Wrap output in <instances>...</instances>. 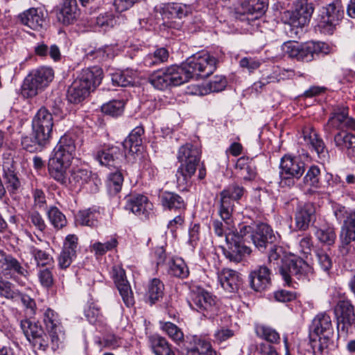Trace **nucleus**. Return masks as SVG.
Instances as JSON below:
<instances>
[{
  "instance_id": "obj_23",
  "label": "nucleus",
  "mask_w": 355,
  "mask_h": 355,
  "mask_svg": "<svg viewBox=\"0 0 355 355\" xmlns=\"http://www.w3.org/2000/svg\"><path fill=\"white\" fill-rule=\"evenodd\" d=\"M218 280L221 287L229 294H235L241 284L242 279L235 270L224 268L218 272Z\"/></svg>"
},
{
  "instance_id": "obj_7",
  "label": "nucleus",
  "mask_w": 355,
  "mask_h": 355,
  "mask_svg": "<svg viewBox=\"0 0 355 355\" xmlns=\"http://www.w3.org/2000/svg\"><path fill=\"white\" fill-rule=\"evenodd\" d=\"M311 271L310 266L302 258L291 256L287 258L279 272L288 286L294 287L295 280L305 279Z\"/></svg>"
},
{
  "instance_id": "obj_53",
  "label": "nucleus",
  "mask_w": 355,
  "mask_h": 355,
  "mask_svg": "<svg viewBox=\"0 0 355 355\" xmlns=\"http://www.w3.org/2000/svg\"><path fill=\"white\" fill-rule=\"evenodd\" d=\"M125 102L123 100H112L101 106V110L103 113L116 116L121 115L124 109Z\"/></svg>"
},
{
  "instance_id": "obj_17",
  "label": "nucleus",
  "mask_w": 355,
  "mask_h": 355,
  "mask_svg": "<svg viewBox=\"0 0 355 355\" xmlns=\"http://www.w3.org/2000/svg\"><path fill=\"white\" fill-rule=\"evenodd\" d=\"M226 243L227 247L223 248V254L231 262L239 263L252 252L250 248L238 240L235 233L227 234Z\"/></svg>"
},
{
  "instance_id": "obj_54",
  "label": "nucleus",
  "mask_w": 355,
  "mask_h": 355,
  "mask_svg": "<svg viewBox=\"0 0 355 355\" xmlns=\"http://www.w3.org/2000/svg\"><path fill=\"white\" fill-rule=\"evenodd\" d=\"M51 223L55 229H62L67 225L65 216L55 207H51L47 211Z\"/></svg>"
},
{
  "instance_id": "obj_15",
  "label": "nucleus",
  "mask_w": 355,
  "mask_h": 355,
  "mask_svg": "<svg viewBox=\"0 0 355 355\" xmlns=\"http://www.w3.org/2000/svg\"><path fill=\"white\" fill-rule=\"evenodd\" d=\"M254 246L260 251H263L270 244L279 243L280 236L275 233L272 227L266 223L257 224L250 235Z\"/></svg>"
},
{
  "instance_id": "obj_41",
  "label": "nucleus",
  "mask_w": 355,
  "mask_h": 355,
  "mask_svg": "<svg viewBox=\"0 0 355 355\" xmlns=\"http://www.w3.org/2000/svg\"><path fill=\"white\" fill-rule=\"evenodd\" d=\"M144 132V130L141 126H137L133 129L123 142V148L130 153H137L142 143L141 135Z\"/></svg>"
},
{
  "instance_id": "obj_24",
  "label": "nucleus",
  "mask_w": 355,
  "mask_h": 355,
  "mask_svg": "<svg viewBox=\"0 0 355 355\" xmlns=\"http://www.w3.org/2000/svg\"><path fill=\"white\" fill-rule=\"evenodd\" d=\"M96 159L101 165L118 169L124 159V154L119 147L112 146L99 150L96 155Z\"/></svg>"
},
{
  "instance_id": "obj_49",
  "label": "nucleus",
  "mask_w": 355,
  "mask_h": 355,
  "mask_svg": "<svg viewBox=\"0 0 355 355\" xmlns=\"http://www.w3.org/2000/svg\"><path fill=\"white\" fill-rule=\"evenodd\" d=\"M169 273L179 278H186L189 271L184 261L180 257L172 259L169 262Z\"/></svg>"
},
{
  "instance_id": "obj_32",
  "label": "nucleus",
  "mask_w": 355,
  "mask_h": 355,
  "mask_svg": "<svg viewBox=\"0 0 355 355\" xmlns=\"http://www.w3.org/2000/svg\"><path fill=\"white\" fill-rule=\"evenodd\" d=\"M345 224L346 225V228L343 230L340 235L342 244L340 250L342 252L345 251V252L347 253L348 251L347 246L351 241H355V210L347 214L345 220Z\"/></svg>"
},
{
  "instance_id": "obj_27",
  "label": "nucleus",
  "mask_w": 355,
  "mask_h": 355,
  "mask_svg": "<svg viewBox=\"0 0 355 355\" xmlns=\"http://www.w3.org/2000/svg\"><path fill=\"white\" fill-rule=\"evenodd\" d=\"M22 24L31 29L37 31L42 28L45 21L44 12L40 8H30L19 15Z\"/></svg>"
},
{
  "instance_id": "obj_4",
  "label": "nucleus",
  "mask_w": 355,
  "mask_h": 355,
  "mask_svg": "<svg viewBox=\"0 0 355 355\" xmlns=\"http://www.w3.org/2000/svg\"><path fill=\"white\" fill-rule=\"evenodd\" d=\"M201 151L191 144L182 146L178 152L177 159L180 163L176 173L177 182L180 186H185L195 174L199 165Z\"/></svg>"
},
{
  "instance_id": "obj_28",
  "label": "nucleus",
  "mask_w": 355,
  "mask_h": 355,
  "mask_svg": "<svg viewBox=\"0 0 355 355\" xmlns=\"http://www.w3.org/2000/svg\"><path fill=\"white\" fill-rule=\"evenodd\" d=\"M303 137L304 141L313 148L320 159L324 161L327 158L328 150L322 138L313 128L304 129Z\"/></svg>"
},
{
  "instance_id": "obj_35",
  "label": "nucleus",
  "mask_w": 355,
  "mask_h": 355,
  "mask_svg": "<svg viewBox=\"0 0 355 355\" xmlns=\"http://www.w3.org/2000/svg\"><path fill=\"white\" fill-rule=\"evenodd\" d=\"M236 169L244 180H252L257 175V168L252 159L241 157L237 159Z\"/></svg>"
},
{
  "instance_id": "obj_36",
  "label": "nucleus",
  "mask_w": 355,
  "mask_h": 355,
  "mask_svg": "<svg viewBox=\"0 0 355 355\" xmlns=\"http://www.w3.org/2000/svg\"><path fill=\"white\" fill-rule=\"evenodd\" d=\"M227 81L225 77L216 76L207 84L208 88L201 86H193L191 93L195 95L204 96L209 92H218L225 89Z\"/></svg>"
},
{
  "instance_id": "obj_64",
  "label": "nucleus",
  "mask_w": 355,
  "mask_h": 355,
  "mask_svg": "<svg viewBox=\"0 0 355 355\" xmlns=\"http://www.w3.org/2000/svg\"><path fill=\"white\" fill-rule=\"evenodd\" d=\"M318 264L324 271H328L332 266V261L329 254L323 250L316 252Z\"/></svg>"
},
{
  "instance_id": "obj_2",
  "label": "nucleus",
  "mask_w": 355,
  "mask_h": 355,
  "mask_svg": "<svg viewBox=\"0 0 355 355\" xmlns=\"http://www.w3.org/2000/svg\"><path fill=\"white\" fill-rule=\"evenodd\" d=\"M103 79V70L98 67L82 69L67 90V98L72 103H79L89 96Z\"/></svg>"
},
{
  "instance_id": "obj_50",
  "label": "nucleus",
  "mask_w": 355,
  "mask_h": 355,
  "mask_svg": "<svg viewBox=\"0 0 355 355\" xmlns=\"http://www.w3.org/2000/svg\"><path fill=\"white\" fill-rule=\"evenodd\" d=\"M135 76L131 71H116L111 75V80L114 85L128 87L135 83Z\"/></svg>"
},
{
  "instance_id": "obj_59",
  "label": "nucleus",
  "mask_w": 355,
  "mask_h": 355,
  "mask_svg": "<svg viewBox=\"0 0 355 355\" xmlns=\"http://www.w3.org/2000/svg\"><path fill=\"white\" fill-rule=\"evenodd\" d=\"M118 245V241L115 237L111 238L109 241L101 243L96 242L92 245V250L98 255H103L107 252L110 251Z\"/></svg>"
},
{
  "instance_id": "obj_22",
  "label": "nucleus",
  "mask_w": 355,
  "mask_h": 355,
  "mask_svg": "<svg viewBox=\"0 0 355 355\" xmlns=\"http://www.w3.org/2000/svg\"><path fill=\"white\" fill-rule=\"evenodd\" d=\"M315 220V208L312 203L299 205L295 210L294 220L295 228L305 231Z\"/></svg>"
},
{
  "instance_id": "obj_58",
  "label": "nucleus",
  "mask_w": 355,
  "mask_h": 355,
  "mask_svg": "<svg viewBox=\"0 0 355 355\" xmlns=\"http://www.w3.org/2000/svg\"><path fill=\"white\" fill-rule=\"evenodd\" d=\"M30 252L33 256L38 266H45L53 263L52 257L45 251L31 246L30 248Z\"/></svg>"
},
{
  "instance_id": "obj_45",
  "label": "nucleus",
  "mask_w": 355,
  "mask_h": 355,
  "mask_svg": "<svg viewBox=\"0 0 355 355\" xmlns=\"http://www.w3.org/2000/svg\"><path fill=\"white\" fill-rule=\"evenodd\" d=\"M56 17L58 20L64 25H69L76 20V6L62 4L56 10Z\"/></svg>"
},
{
  "instance_id": "obj_37",
  "label": "nucleus",
  "mask_w": 355,
  "mask_h": 355,
  "mask_svg": "<svg viewBox=\"0 0 355 355\" xmlns=\"http://www.w3.org/2000/svg\"><path fill=\"white\" fill-rule=\"evenodd\" d=\"M323 14L326 15L325 21L330 25H336L344 16V10L340 0H334L323 7Z\"/></svg>"
},
{
  "instance_id": "obj_16",
  "label": "nucleus",
  "mask_w": 355,
  "mask_h": 355,
  "mask_svg": "<svg viewBox=\"0 0 355 355\" xmlns=\"http://www.w3.org/2000/svg\"><path fill=\"white\" fill-rule=\"evenodd\" d=\"M284 51L288 55L299 61L310 62L315 59L318 47L313 42L300 44L297 42H288L284 44Z\"/></svg>"
},
{
  "instance_id": "obj_55",
  "label": "nucleus",
  "mask_w": 355,
  "mask_h": 355,
  "mask_svg": "<svg viewBox=\"0 0 355 355\" xmlns=\"http://www.w3.org/2000/svg\"><path fill=\"white\" fill-rule=\"evenodd\" d=\"M162 329L177 344L184 340V334L181 329L172 322H164L162 324Z\"/></svg>"
},
{
  "instance_id": "obj_63",
  "label": "nucleus",
  "mask_w": 355,
  "mask_h": 355,
  "mask_svg": "<svg viewBox=\"0 0 355 355\" xmlns=\"http://www.w3.org/2000/svg\"><path fill=\"white\" fill-rule=\"evenodd\" d=\"M37 276L42 286L49 288L53 284V276L49 268L40 270Z\"/></svg>"
},
{
  "instance_id": "obj_1",
  "label": "nucleus",
  "mask_w": 355,
  "mask_h": 355,
  "mask_svg": "<svg viewBox=\"0 0 355 355\" xmlns=\"http://www.w3.org/2000/svg\"><path fill=\"white\" fill-rule=\"evenodd\" d=\"M217 60L207 53H200L189 58L181 66L171 65L153 72L149 83L156 89L164 90L171 86H178L191 78H205L216 69Z\"/></svg>"
},
{
  "instance_id": "obj_6",
  "label": "nucleus",
  "mask_w": 355,
  "mask_h": 355,
  "mask_svg": "<svg viewBox=\"0 0 355 355\" xmlns=\"http://www.w3.org/2000/svg\"><path fill=\"white\" fill-rule=\"evenodd\" d=\"M279 184L282 187H292L295 179H300L305 171V164L298 157L284 155L280 162Z\"/></svg>"
},
{
  "instance_id": "obj_40",
  "label": "nucleus",
  "mask_w": 355,
  "mask_h": 355,
  "mask_svg": "<svg viewBox=\"0 0 355 355\" xmlns=\"http://www.w3.org/2000/svg\"><path fill=\"white\" fill-rule=\"evenodd\" d=\"M320 175V169L318 166L313 165L309 168L304 177V183L310 187L306 191L307 194L313 195L321 187Z\"/></svg>"
},
{
  "instance_id": "obj_20",
  "label": "nucleus",
  "mask_w": 355,
  "mask_h": 355,
  "mask_svg": "<svg viewBox=\"0 0 355 355\" xmlns=\"http://www.w3.org/2000/svg\"><path fill=\"white\" fill-rule=\"evenodd\" d=\"M55 110L53 114H56ZM53 114L45 107H42L37 110L32 120V129L51 138L53 127Z\"/></svg>"
},
{
  "instance_id": "obj_12",
  "label": "nucleus",
  "mask_w": 355,
  "mask_h": 355,
  "mask_svg": "<svg viewBox=\"0 0 355 355\" xmlns=\"http://www.w3.org/2000/svg\"><path fill=\"white\" fill-rule=\"evenodd\" d=\"M0 270H2L5 276L15 280L19 277L27 278L29 275L27 263L24 265L11 254L2 250H0Z\"/></svg>"
},
{
  "instance_id": "obj_52",
  "label": "nucleus",
  "mask_w": 355,
  "mask_h": 355,
  "mask_svg": "<svg viewBox=\"0 0 355 355\" xmlns=\"http://www.w3.org/2000/svg\"><path fill=\"white\" fill-rule=\"evenodd\" d=\"M256 333L259 338L264 339L270 343H279V334L276 331V330L270 327L264 325L258 326L256 328Z\"/></svg>"
},
{
  "instance_id": "obj_44",
  "label": "nucleus",
  "mask_w": 355,
  "mask_h": 355,
  "mask_svg": "<svg viewBox=\"0 0 355 355\" xmlns=\"http://www.w3.org/2000/svg\"><path fill=\"white\" fill-rule=\"evenodd\" d=\"M77 217L81 225L96 227L98 223V219L101 218V214L98 210L88 209L80 211Z\"/></svg>"
},
{
  "instance_id": "obj_3",
  "label": "nucleus",
  "mask_w": 355,
  "mask_h": 355,
  "mask_svg": "<svg viewBox=\"0 0 355 355\" xmlns=\"http://www.w3.org/2000/svg\"><path fill=\"white\" fill-rule=\"evenodd\" d=\"M334 329L331 318L326 313L318 314L310 327V344L314 353H322L333 344Z\"/></svg>"
},
{
  "instance_id": "obj_48",
  "label": "nucleus",
  "mask_w": 355,
  "mask_h": 355,
  "mask_svg": "<svg viewBox=\"0 0 355 355\" xmlns=\"http://www.w3.org/2000/svg\"><path fill=\"white\" fill-rule=\"evenodd\" d=\"M168 52L166 49L162 47L156 49L153 54L147 55L144 58L146 67H153L164 63L168 60Z\"/></svg>"
},
{
  "instance_id": "obj_43",
  "label": "nucleus",
  "mask_w": 355,
  "mask_h": 355,
  "mask_svg": "<svg viewBox=\"0 0 355 355\" xmlns=\"http://www.w3.org/2000/svg\"><path fill=\"white\" fill-rule=\"evenodd\" d=\"M194 346L188 348L187 355H216L209 342L193 338Z\"/></svg>"
},
{
  "instance_id": "obj_25",
  "label": "nucleus",
  "mask_w": 355,
  "mask_h": 355,
  "mask_svg": "<svg viewBox=\"0 0 355 355\" xmlns=\"http://www.w3.org/2000/svg\"><path fill=\"white\" fill-rule=\"evenodd\" d=\"M113 277L115 285L119 290L124 304L128 307L133 306L135 304L133 293L126 279L124 270L119 269L116 270Z\"/></svg>"
},
{
  "instance_id": "obj_61",
  "label": "nucleus",
  "mask_w": 355,
  "mask_h": 355,
  "mask_svg": "<svg viewBox=\"0 0 355 355\" xmlns=\"http://www.w3.org/2000/svg\"><path fill=\"white\" fill-rule=\"evenodd\" d=\"M18 290H13L12 288V284L8 281H3L0 277V295L7 299L14 300L16 298Z\"/></svg>"
},
{
  "instance_id": "obj_30",
  "label": "nucleus",
  "mask_w": 355,
  "mask_h": 355,
  "mask_svg": "<svg viewBox=\"0 0 355 355\" xmlns=\"http://www.w3.org/2000/svg\"><path fill=\"white\" fill-rule=\"evenodd\" d=\"M159 199L162 206L165 209L178 210L180 212L186 209L184 199L178 193L170 191H162L159 193Z\"/></svg>"
},
{
  "instance_id": "obj_39",
  "label": "nucleus",
  "mask_w": 355,
  "mask_h": 355,
  "mask_svg": "<svg viewBox=\"0 0 355 355\" xmlns=\"http://www.w3.org/2000/svg\"><path fill=\"white\" fill-rule=\"evenodd\" d=\"M76 144L74 139L69 136L64 135L59 141L58 144L55 148V154H60L64 158L72 160L75 155Z\"/></svg>"
},
{
  "instance_id": "obj_29",
  "label": "nucleus",
  "mask_w": 355,
  "mask_h": 355,
  "mask_svg": "<svg viewBox=\"0 0 355 355\" xmlns=\"http://www.w3.org/2000/svg\"><path fill=\"white\" fill-rule=\"evenodd\" d=\"M50 138L47 137L36 130L32 129L28 135L21 139V146L24 149L31 153L41 150L49 141Z\"/></svg>"
},
{
  "instance_id": "obj_56",
  "label": "nucleus",
  "mask_w": 355,
  "mask_h": 355,
  "mask_svg": "<svg viewBox=\"0 0 355 355\" xmlns=\"http://www.w3.org/2000/svg\"><path fill=\"white\" fill-rule=\"evenodd\" d=\"M315 236L320 242L327 245L334 244L336 240V234L331 227H324L318 229L315 232Z\"/></svg>"
},
{
  "instance_id": "obj_42",
  "label": "nucleus",
  "mask_w": 355,
  "mask_h": 355,
  "mask_svg": "<svg viewBox=\"0 0 355 355\" xmlns=\"http://www.w3.org/2000/svg\"><path fill=\"white\" fill-rule=\"evenodd\" d=\"M232 214H230L228 219L220 216L223 221L214 220L212 223L215 234L221 238L225 236V241H227V236L229 233H235Z\"/></svg>"
},
{
  "instance_id": "obj_14",
  "label": "nucleus",
  "mask_w": 355,
  "mask_h": 355,
  "mask_svg": "<svg viewBox=\"0 0 355 355\" xmlns=\"http://www.w3.org/2000/svg\"><path fill=\"white\" fill-rule=\"evenodd\" d=\"M60 154H55L49 161L48 169L51 178L61 184L67 186L69 184V177L71 160L61 157Z\"/></svg>"
},
{
  "instance_id": "obj_9",
  "label": "nucleus",
  "mask_w": 355,
  "mask_h": 355,
  "mask_svg": "<svg viewBox=\"0 0 355 355\" xmlns=\"http://www.w3.org/2000/svg\"><path fill=\"white\" fill-rule=\"evenodd\" d=\"M355 128V120L349 116L348 107L336 105L333 107L331 116L324 125V131L330 134L331 129L340 130Z\"/></svg>"
},
{
  "instance_id": "obj_60",
  "label": "nucleus",
  "mask_w": 355,
  "mask_h": 355,
  "mask_svg": "<svg viewBox=\"0 0 355 355\" xmlns=\"http://www.w3.org/2000/svg\"><path fill=\"white\" fill-rule=\"evenodd\" d=\"M277 243L270 244V248L268 252V261L274 265H278L279 261H282L283 248Z\"/></svg>"
},
{
  "instance_id": "obj_18",
  "label": "nucleus",
  "mask_w": 355,
  "mask_h": 355,
  "mask_svg": "<svg viewBox=\"0 0 355 355\" xmlns=\"http://www.w3.org/2000/svg\"><path fill=\"white\" fill-rule=\"evenodd\" d=\"M314 7L313 4H296L293 11H284V14L286 18V23L291 27H296L302 31V28L309 24L313 13Z\"/></svg>"
},
{
  "instance_id": "obj_8",
  "label": "nucleus",
  "mask_w": 355,
  "mask_h": 355,
  "mask_svg": "<svg viewBox=\"0 0 355 355\" xmlns=\"http://www.w3.org/2000/svg\"><path fill=\"white\" fill-rule=\"evenodd\" d=\"M188 302L192 309L202 313L207 318L213 317L218 310L216 297L204 290L193 293Z\"/></svg>"
},
{
  "instance_id": "obj_31",
  "label": "nucleus",
  "mask_w": 355,
  "mask_h": 355,
  "mask_svg": "<svg viewBox=\"0 0 355 355\" xmlns=\"http://www.w3.org/2000/svg\"><path fill=\"white\" fill-rule=\"evenodd\" d=\"M335 146L342 151H345L348 156L355 155V135L345 130L336 133L334 138Z\"/></svg>"
},
{
  "instance_id": "obj_33",
  "label": "nucleus",
  "mask_w": 355,
  "mask_h": 355,
  "mask_svg": "<svg viewBox=\"0 0 355 355\" xmlns=\"http://www.w3.org/2000/svg\"><path fill=\"white\" fill-rule=\"evenodd\" d=\"M268 0H248L241 5L243 14L252 16V19H258L267 10Z\"/></svg>"
},
{
  "instance_id": "obj_5",
  "label": "nucleus",
  "mask_w": 355,
  "mask_h": 355,
  "mask_svg": "<svg viewBox=\"0 0 355 355\" xmlns=\"http://www.w3.org/2000/svg\"><path fill=\"white\" fill-rule=\"evenodd\" d=\"M54 72L49 67H40L31 71L25 78L21 86L24 97L32 98L43 90L53 80Z\"/></svg>"
},
{
  "instance_id": "obj_47",
  "label": "nucleus",
  "mask_w": 355,
  "mask_h": 355,
  "mask_svg": "<svg viewBox=\"0 0 355 355\" xmlns=\"http://www.w3.org/2000/svg\"><path fill=\"white\" fill-rule=\"evenodd\" d=\"M14 301H20L23 307L24 313L28 318H33L36 314L37 305L33 298L28 295L21 293L19 291Z\"/></svg>"
},
{
  "instance_id": "obj_10",
  "label": "nucleus",
  "mask_w": 355,
  "mask_h": 355,
  "mask_svg": "<svg viewBox=\"0 0 355 355\" xmlns=\"http://www.w3.org/2000/svg\"><path fill=\"white\" fill-rule=\"evenodd\" d=\"M43 320L51 338V347L53 351H55L62 345L64 339L58 315L53 310L47 309L44 313Z\"/></svg>"
},
{
  "instance_id": "obj_19",
  "label": "nucleus",
  "mask_w": 355,
  "mask_h": 355,
  "mask_svg": "<svg viewBox=\"0 0 355 355\" xmlns=\"http://www.w3.org/2000/svg\"><path fill=\"white\" fill-rule=\"evenodd\" d=\"M69 180V184L76 187H81L87 184L92 190H96L98 185L101 184V180L97 175L92 174L90 171L86 168L79 167H74L70 170Z\"/></svg>"
},
{
  "instance_id": "obj_57",
  "label": "nucleus",
  "mask_w": 355,
  "mask_h": 355,
  "mask_svg": "<svg viewBox=\"0 0 355 355\" xmlns=\"http://www.w3.org/2000/svg\"><path fill=\"white\" fill-rule=\"evenodd\" d=\"M123 176L121 171H116L111 173L107 178V187L111 193H117L121 189Z\"/></svg>"
},
{
  "instance_id": "obj_62",
  "label": "nucleus",
  "mask_w": 355,
  "mask_h": 355,
  "mask_svg": "<svg viewBox=\"0 0 355 355\" xmlns=\"http://www.w3.org/2000/svg\"><path fill=\"white\" fill-rule=\"evenodd\" d=\"M29 342L32 343L35 347L42 351L46 350L49 346V337L44 333V330L42 331V334H39L33 338H31Z\"/></svg>"
},
{
  "instance_id": "obj_38",
  "label": "nucleus",
  "mask_w": 355,
  "mask_h": 355,
  "mask_svg": "<svg viewBox=\"0 0 355 355\" xmlns=\"http://www.w3.org/2000/svg\"><path fill=\"white\" fill-rule=\"evenodd\" d=\"M148 342L150 348L156 355H175L171 345L165 338L154 334L148 337Z\"/></svg>"
},
{
  "instance_id": "obj_13",
  "label": "nucleus",
  "mask_w": 355,
  "mask_h": 355,
  "mask_svg": "<svg viewBox=\"0 0 355 355\" xmlns=\"http://www.w3.org/2000/svg\"><path fill=\"white\" fill-rule=\"evenodd\" d=\"M340 315L338 317V335L344 338L352 334L355 329L354 307L349 302H341L338 304Z\"/></svg>"
},
{
  "instance_id": "obj_21",
  "label": "nucleus",
  "mask_w": 355,
  "mask_h": 355,
  "mask_svg": "<svg viewBox=\"0 0 355 355\" xmlns=\"http://www.w3.org/2000/svg\"><path fill=\"white\" fill-rule=\"evenodd\" d=\"M152 207V203L144 195H132L125 198L124 208L141 218H148Z\"/></svg>"
},
{
  "instance_id": "obj_34",
  "label": "nucleus",
  "mask_w": 355,
  "mask_h": 355,
  "mask_svg": "<svg viewBox=\"0 0 355 355\" xmlns=\"http://www.w3.org/2000/svg\"><path fill=\"white\" fill-rule=\"evenodd\" d=\"M3 177L6 188L10 193H15L21 187V182L14 169L12 160L3 164Z\"/></svg>"
},
{
  "instance_id": "obj_11",
  "label": "nucleus",
  "mask_w": 355,
  "mask_h": 355,
  "mask_svg": "<svg viewBox=\"0 0 355 355\" xmlns=\"http://www.w3.org/2000/svg\"><path fill=\"white\" fill-rule=\"evenodd\" d=\"M245 192V189L237 184H230L223 190L220 193L219 215L228 219L233 211L234 201L240 200Z\"/></svg>"
},
{
  "instance_id": "obj_26",
  "label": "nucleus",
  "mask_w": 355,
  "mask_h": 355,
  "mask_svg": "<svg viewBox=\"0 0 355 355\" xmlns=\"http://www.w3.org/2000/svg\"><path fill=\"white\" fill-rule=\"evenodd\" d=\"M251 288L257 292L265 290L271 283L270 271L266 266H260L249 275Z\"/></svg>"
},
{
  "instance_id": "obj_51",
  "label": "nucleus",
  "mask_w": 355,
  "mask_h": 355,
  "mask_svg": "<svg viewBox=\"0 0 355 355\" xmlns=\"http://www.w3.org/2000/svg\"><path fill=\"white\" fill-rule=\"evenodd\" d=\"M20 327L28 341L39 334H42L43 329L37 322H32L29 319L22 320Z\"/></svg>"
},
{
  "instance_id": "obj_46",
  "label": "nucleus",
  "mask_w": 355,
  "mask_h": 355,
  "mask_svg": "<svg viewBox=\"0 0 355 355\" xmlns=\"http://www.w3.org/2000/svg\"><path fill=\"white\" fill-rule=\"evenodd\" d=\"M164 291V285L159 279L154 278L150 281L148 284L147 295L151 304H155L162 299Z\"/></svg>"
}]
</instances>
